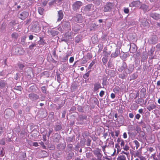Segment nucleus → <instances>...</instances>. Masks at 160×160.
<instances>
[{
  "mask_svg": "<svg viewBox=\"0 0 160 160\" xmlns=\"http://www.w3.org/2000/svg\"><path fill=\"white\" fill-rule=\"evenodd\" d=\"M82 3L79 1H77L74 2L72 5V9L75 11L79 9L80 7L82 6Z\"/></svg>",
  "mask_w": 160,
  "mask_h": 160,
  "instance_id": "nucleus-1",
  "label": "nucleus"
},
{
  "mask_svg": "<svg viewBox=\"0 0 160 160\" xmlns=\"http://www.w3.org/2000/svg\"><path fill=\"white\" fill-rule=\"evenodd\" d=\"M141 5V2L139 1H134L129 4V6L130 7H138Z\"/></svg>",
  "mask_w": 160,
  "mask_h": 160,
  "instance_id": "nucleus-2",
  "label": "nucleus"
},
{
  "mask_svg": "<svg viewBox=\"0 0 160 160\" xmlns=\"http://www.w3.org/2000/svg\"><path fill=\"white\" fill-rule=\"evenodd\" d=\"M62 25L63 29L66 30L70 28V23L69 22L64 21L62 22Z\"/></svg>",
  "mask_w": 160,
  "mask_h": 160,
  "instance_id": "nucleus-3",
  "label": "nucleus"
},
{
  "mask_svg": "<svg viewBox=\"0 0 160 160\" xmlns=\"http://www.w3.org/2000/svg\"><path fill=\"white\" fill-rule=\"evenodd\" d=\"M29 98L32 100H35L38 99L39 96L37 94L34 93H31L29 95Z\"/></svg>",
  "mask_w": 160,
  "mask_h": 160,
  "instance_id": "nucleus-4",
  "label": "nucleus"
},
{
  "mask_svg": "<svg viewBox=\"0 0 160 160\" xmlns=\"http://www.w3.org/2000/svg\"><path fill=\"white\" fill-rule=\"evenodd\" d=\"M112 7V4L111 3H107L105 6L104 11L105 12H107L110 11Z\"/></svg>",
  "mask_w": 160,
  "mask_h": 160,
  "instance_id": "nucleus-5",
  "label": "nucleus"
},
{
  "mask_svg": "<svg viewBox=\"0 0 160 160\" xmlns=\"http://www.w3.org/2000/svg\"><path fill=\"white\" fill-rule=\"evenodd\" d=\"M150 16L155 19H160V14L158 13H152L150 14Z\"/></svg>",
  "mask_w": 160,
  "mask_h": 160,
  "instance_id": "nucleus-6",
  "label": "nucleus"
},
{
  "mask_svg": "<svg viewBox=\"0 0 160 160\" xmlns=\"http://www.w3.org/2000/svg\"><path fill=\"white\" fill-rule=\"evenodd\" d=\"M29 15L28 12H24L20 14V18L22 19H24Z\"/></svg>",
  "mask_w": 160,
  "mask_h": 160,
  "instance_id": "nucleus-7",
  "label": "nucleus"
},
{
  "mask_svg": "<svg viewBox=\"0 0 160 160\" xmlns=\"http://www.w3.org/2000/svg\"><path fill=\"white\" fill-rule=\"evenodd\" d=\"M74 20L77 22L81 23L82 22V17L80 14H78L74 18Z\"/></svg>",
  "mask_w": 160,
  "mask_h": 160,
  "instance_id": "nucleus-8",
  "label": "nucleus"
},
{
  "mask_svg": "<svg viewBox=\"0 0 160 160\" xmlns=\"http://www.w3.org/2000/svg\"><path fill=\"white\" fill-rule=\"evenodd\" d=\"M58 18L57 21H60L63 18V14L62 10H60L58 12Z\"/></svg>",
  "mask_w": 160,
  "mask_h": 160,
  "instance_id": "nucleus-9",
  "label": "nucleus"
},
{
  "mask_svg": "<svg viewBox=\"0 0 160 160\" xmlns=\"http://www.w3.org/2000/svg\"><path fill=\"white\" fill-rule=\"evenodd\" d=\"M93 7V5L92 4H89L86 6L84 8V10L85 12H88L90 11Z\"/></svg>",
  "mask_w": 160,
  "mask_h": 160,
  "instance_id": "nucleus-10",
  "label": "nucleus"
},
{
  "mask_svg": "<svg viewBox=\"0 0 160 160\" xmlns=\"http://www.w3.org/2000/svg\"><path fill=\"white\" fill-rule=\"evenodd\" d=\"M156 106L154 103L149 104L147 108V109L149 111L156 108Z\"/></svg>",
  "mask_w": 160,
  "mask_h": 160,
  "instance_id": "nucleus-11",
  "label": "nucleus"
},
{
  "mask_svg": "<svg viewBox=\"0 0 160 160\" xmlns=\"http://www.w3.org/2000/svg\"><path fill=\"white\" fill-rule=\"evenodd\" d=\"M16 54L18 55L22 54L24 52V50L22 48H17L16 49Z\"/></svg>",
  "mask_w": 160,
  "mask_h": 160,
  "instance_id": "nucleus-12",
  "label": "nucleus"
},
{
  "mask_svg": "<svg viewBox=\"0 0 160 160\" xmlns=\"http://www.w3.org/2000/svg\"><path fill=\"white\" fill-rule=\"evenodd\" d=\"M120 51L118 49H116L115 52L114 53H112L111 54V57H112L115 58L118 56L119 54Z\"/></svg>",
  "mask_w": 160,
  "mask_h": 160,
  "instance_id": "nucleus-13",
  "label": "nucleus"
},
{
  "mask_svg": "<svg viewBox=\"0 0 160 160\" xmlns=\"http://www.w3.org/2000/svg\"><path fill=\"white\" fill-rule=\"evenodd\" d=\"M101 88V86L99 83H97L94 85V91H97L99 89Z\"/></svg>",
  "mask_w": 160,
  "mask_h": 160,
  "instance_id": "nucleus-14",
  "label": "nucleus"
},
{
  "mask_svg": "<svg viewBox=\"0 0 160 160\" xmlns=\"http://www.w3.org/2000/svg\"><path fill=\"white\" fill-rule=\"evenodd\" d=\"M11 36L14 40H16L18 37V34L17 33L14 32L12 34Z\"/></svg>",
  "mask_w": 160,
  "mask_h": 160,
  "instance_id": "nucleus-15",
  "label": "nucleus"
},
{
  "mask_svg": "<svg viewBox=\"0 0 160 160\" xmlns=\"http://www.w3.org/2000/svg\"><path fill=\"white\" fill-rule=\"evenodd\" d=\"M148 8V6L144 4L142 5L140 8V9H142L144 11H146Z\"/></svg>",
  "mask_w": 160,
  "mask_h": 160,
  "instance_id": "nucleus-16",
  "label": "nucleus"
},
{
  "mask_svg": "<svg viewBox=\"0 0 160 160\" xmlns=\"http://www.w3.org/2000/svg\"><path fill=\"white\" fill-rule=\"evenodd\" d=\"M50 32L51 35L53 36L57 35L58 34V32L54 30L51 31Z\"/></svg>",
  "mask_w": 160,
  "mask_h": 160,
  "instance_id": "nucleus-17",
  "label": "nucleus"
},
{
  "mask_svg": "<svg viewBox=\"0 0 160 160\" xmlns=\"http://www.w3.org/2000/svg\"><path fill=\"white\" fill-rule=\"evenodd\" d=\"M117 160H126V157L124 155H121L119 157Z\"/></svg>",
  "mask_w": 160,
  "mask_h": 160,
  "instance_id": "nucleus-18",
  "label": "nucleus"
},
{
  "mask_svg": "<svg viewBox=\"0 0 160 160\" xmlns=\"http://www.w3.org/2000/svg\"><path fill=\"white\" fill-rule=\"evenodd\" d=\"M69 56V54H67L65 56L63 57L62 59V62H65L68 61V57Z\"/></svg>",
  "mask_w": 160,
  "mask_h": 160,
  "instance_id": "nucleus-19",
  "label": "nucleus"
},
{
  "mask_svg": "<svg viewBox=\"0 0 160 160\" xmlns=\"http://www.w3.org/2000/svg\"><path fill=\"white\" fill-rule=\"evenodd\" d=\"M44 10V9L41 7H39L38 9V12L40 15L42 14Z\"/></svg>",
  "mask_w": 160,
  "mask_h": 160,
  "instance_id": "nucleus-20",
  "label": "nucleus"
},
{
  "mask_svg": "<svg viewBox=\"0 0 160 160\" xmlns=\"http://www.w3.org/2000/svg\"><path fill=\"white\" fill-rule=\"evenodd\" d=\"M133 142H134L136 147V149H138V148L139 147V142L136 140L134 141Z\"/></svg>",
  "mask_w": 160,
  "mask_h": 160,
  "instance_id": "nucleus-21",
  "label": "nucleus"
},
{
  "mask_svg": "<svg viewBox=\"0 0 160 160\" xmlns=\"http://www.w3.org/2000/svg\"><path fill=\"white\" fill-rule=\"evenodd\" d=\"M140 22L142 23V24L143 26H148V22L146 21V20H144L143 22L141 20H140Z\"/></svg>",
  "mask_w": 160,
  "mask_h": 160,
  "instance_id": "nucleus-22",
  "label": "nucleus"
},
{
  "mask_svg": "<svg viewBox=\"0 0 160 160\" xmlns=\"http://www.w3.org/2000/svg\"><path fill=\"white\" fill-rule=\"evenodd\" d=\"M95 63V61H93L91 63H90L88 67V68L89 69H91L93 65Z\"/></svg>",
  "mask_w": 160,
  "mask_h": 160,
  "instance_id": "nucleus-23",
  "label": "nucleus"
},
{
  "mask_svg": "<svg viewBox=\"0 0 160 160\" xmlns=\"http://www.w3.org/2000/svg\"><path fill=\"white\" fill-rule=\"evenodd\" d=\"M90 71H88L87 73L83 75V77L84 78L86 79L88 77Z\"/></svg>",
  "mask_w": 160,
  "mask_h": 160,
  "instance_id": "nucleus-24",
  "label": "nucleus"
},
{
  "mask_svg": "<svg viewBox=\"0 0 160 160\" xmlns=\"http://www.w3.org/2000/svg\"><path fill=\"white\" fill-rule=\"evenodd\" d=\"M135 47V45L133 43L132 45H130V50H131L132 49V48H133V51H135L136 50Z\"/></svg>",
  "mask_w": 160,
  "mask_h": 160,
  "instance_id": "nucleus-25",
  "label": "nucleus"
},
{
  "mask_svg": "<svg viewBox=\"0 0 160 160\" xmlns=\"http://www.w3.org/2000/svg\"><path fill=\"white\" fill-rule=\"evenodd\" d=\"M56 0H52L50 2L48 3V4L50 6H51L54 5V4L56 2Z\"/></svg>",
  "mask_w": 160,
  "mask_h": 160,
  "instance_id": "nucleus-26",
  "label": "nucleus"
},
{
  "mask_svg": "<svg viewBox=\"0 0 160 160\" xmlns=\"http://www.w3.org/2000/svg\"><path fill=\"white\" fill-rule=\"evenodd\" d=\"M102 61L104 64H105L108 61V58L107 57H103L102 58Z\"/></svg>",
  "mask_w": 160,
  "mask_h": 160,
  "instance_id": "nucleus-27",
  "label": "nucleus"
},
{
  "mask_svg": "<svg viewBox=\"0 0 160 160\" xmlns=\"http://www.w3.org/2000/svg\"><path fill=\"white\" fill-rule=\"evenodd\" d=\"M5 84V82L4 81H2L0 82V86L2 87H4Z\"/></svg>",
  "mask_w": 160,
  "mask_h": 160,
  "instance_id": "nucleus-28",
  "label": "nucleus"
},
{
  "mask_svg": "<svg viewBox=\"0 0 160 160\" xmlns=\"http://www.w3.org/2000/svg\"><path fill=\"white\" fill-rule=\"evenodd\" d=\"M103 54L105 57H108L110 54V53L107 52L106 51H104L103 52Z\"/></svg>",
  "mask_w": 160,
  "mask_h": 160,
  "instance_id": "nucleus-29",
  "label": "nucleus"
},
{
  "mask_svg": "<svg viewBox=\"0 0 160 160\" xmlns=\"http://www.w3.org/2000/svg\"><path fill=\"white\" fill-rule=\"evenodd\" d=\"M36 45H37V44H36V43H32V44L31 45H30L29 46V48L30 49H32L34 47L36 46Z\"/></svg>",
  "mask_w": 160,
  "mask_h": 160,
  "instance_id": "nucleus-30",
  "label": "nucleus"
},
{
  "mask_svg": "<svg viewBox=\"0 0 160 160\" xmlns=\"http://www.w3.org/2000/svg\"><path fill=\"white\" fill-rule=\"evenodd\" d=\"M61 129V127L60 125H58L56 126L55 128V130L56 131H59Z\"/></svg>",
  "mask_w": 160,
  "mask_h": 160,
  "instance_id": "nucleus-31",
  "label": "nucleus"
},
{
  "mask_svg": "<svg viewBox=\"0 0 160 160\" xmlns=\"http://www.w3.org/2000/svg\"><path fill=\"white\" fill-rule=\"evenodd\" d=\"M87 59L89 60L90 59L92 58V57L91 54L89 53H87Z\"/></svg>",
  "mask_w": 160,
  "mask_h": 160,
  "instance_id": "nucleus-32",
  "label": "nucleus"
},
{
  "mask_svg": "<svg viewBox=\"0 0 160 160\" xmlns=\"http://www.w3.org/2000/svg\"><path fill=\"white\" fill-rule=\"evenodd\" d=\"M49 131L48 134L47 135L48 138L49 137L51 133L53 131V129L52 128H49Z\"/></svg>",
  "mask_w": 160,
  "mask_h": 160,
  "instance_id": "nucleus-33",
  "label": "nucleus"
},
{
  "mask_svg": "<svg viewBox=\"0 0 160 160\" xmlns=\"http://www.w3.org/2000/svg\"><path fill=\"white\" fill-rule=\"evenodd\" d=\"M123 148L125 151L129 150V147L127 145L124 146V147H123Z\"/></svg>",
  "mask_w": 160,
  "mask_h": 160,
  "instance_id": "nucleus-34",
  "label": "nucleus"
},
{
  "mask_svg": "<svg viewBox=\"0 0 160 160\" xmlns=\"http://www.w3.org/2000/svg\"><path fill=\"white\" fill-rule=\"evenodd\" d=\"M48 3V1L44 0L42 1V4L44 6H45Z\"/></svg>",
  "mask_w": 160,
  "mask_h": 160,
  "instance_id": "nucleus-35",
  "label": "nucleus"
},
{
  "mask_svg": "<svg viewBox=\"0 0 160 160\" xmlns=\"http://www.w3.org/2000/svg\"><path fill=\"white\" fill-rule=\"evenodd\" d=\"M124 11L125 13H128L129 12V10L128 8H124Z\"/></svg>",
  "mask_w": 160,
  "mask_h": 160,
  "instance_id": "nucleus-36",
  "label": "nucleus"
},
{
  "mask_svg": "<svg viewBox=\"0 0 160 160\" xmlns=\"http://www.w3.org/2000/svg\"><path fill=\"white\" fill-rule=\"evenodd\" d=\"M18 67L20 69H22L24 67V66L22 64H19L18 65Z\"/></svg>",
  "mask_w": 160,
  "mask_h": 160,
  "instance_id": "nucleus-37",
  "label": "nucleus"
},
{
  "mask_svg": "<svg viewBox=\"0 0 160 160\" xmlns=\"http://www.w3.org/2000/svg\"><path fill=\"white\" fill-rule=\"evenodd\" d=\"M5 144L4 140L3 139L0 140V144L3 145Z\"/></svg>",
  "mask_w": 160,
  "mask_h": 160,
  "instance_id": "nucleus-38",
  "label": "nucleus"
},
{
  "mask_svg": "<svg viewBox=\"0 0 160 160\" xmlns=\"http://www.w3.org/2000/svg\"><path fill=\"white\" fill-rule=\"evenodd\" d=\"M21 89V87L20 86H16L15 87V89L17 90H20Z\"/></svg>",
  "mask_w": 160,
  "mask_h": 160,
  "instance_id": "nucleus-39",
  "label": "nucleus"
},
{
  "mask_svg": "<svg viewBox=\"0 0 160 160\" xmlns=\"http://www.w3.org/2000/svg\"><path fill=\"white\" fill-rule=\"evenodd\" d=\"M104 92L103 91H101V92L99 93V95L100 97H102L104 95Z\"/></svg>",
  "mask_w": 160,
  "mask_h": 160,
  "instance_id": "nucleus-40",
  "label": "nucleus"
},
{
  "mask_svg": "<svg viewBox=\"0 0 160 160\" xmlns=\"http://www.w3.org/2000/svg\"><path fill=\"white\" fill-rule=\"evenodd\" d=\"M137 103L139 104H142L143 103V101L140 99H138Z\"/></svg>",
  "mask_w": 160,
  "mask_h": 160,
  "instance_id": "nucleus-41",
  "label": "nucleus"
},
{
  "mask_svg": "<svg viewBox=\"0 0 160 160\" xmlns=\"http://www.w3.org/2000/svg\"><path fill=\"white\" fill-rule=\"evenodd\" d=\"M157 137L158 140L160 141V132H158L157 134Z\"/></svg>",
  "mask_w": 160,
  "mask_h": 160,
  "instance_id": "nucleus-42",
  "label": "nucleus"
},
{
  "mask_svg": "<svg viewBox=\"0 0 160 160\" xmlns=\"http://www.w3.org/2000/svg\"><path fill=\"white\" fill-rule=\"evenodd\" d=\"M120 145L121 147H123L124 146V142L122 140H121V142L120 144Z\"/></svg>",
  "mask_w": 160,
  "mask_h": 160,
  "instance_id": "nucleus-43",
  "label": "nucleus"
},
{
  "mask_svg": "<svg viewBox=\"0 0 160 160\" xmlns=\"http://www.w3.org/2000/svg\"><path fill=\"white\" fill-rule=\"evenodd\" d=\"M140 117H141L140 115V114H137L135 116V118L138 119H139V118H140Z\"/></svg>",
  "mask_w": 160,
  "mask_h": 160,
  "instance_id": "nucleus-44",
  "label": "nucleus"
},
{
  "mask_svg": "<svg viewBox=\"0 0 160 160\" xmlns=\"http://www.w3.org/2000/svg\"><path fill=\"white\" fill-rule=\"evenodd\" d=\"M135 156L139 158L141 155L140 154L139 152H138L136 153Z\"/></svg>",
  "mask_w": 160,
  "mask_h": 160,
  "instance_id": "nucleus-45",
  "label": "nucleus"
},
{
  "mask_svg": "<svg viewBox=\"0 0 160 160\" xmlns=\"http://www.w3.org/2000/svg\"><path fill=\"white\" fill-rule=\"evenodd\" d=\"M74 61V58L73 57H71L69 59V62L70 63H72Z\"/></svg>",
  "mask_w": 160,
  "mask_h": 160,
  "instance_id": "nucleus-46",
  "label": "nucleus"
},
{
  "mask_svg": "<svg viewBox=\"0 0 160 160\" xmlns=\"http://www.w3.org/2000/svg\"><path fill=\"white\" fill-rule=\"evenodd\" d=\"M94 154L96 155H97L98 157V160H100V158H101V157H100V158H99V156L100 155V153L99 152H98L97 153H94Z\"/></svg>",
  "mask_w": 160,
  "mask_h": 160,
  "instance_id": "nucleus-47",
  "label": "nucleus"
},
{
  "mask_svg": "<svg viewBox=\"0 0 160 160\" xmlns=\"http://www.w3.org/2000/svg\"><path fill=\"white\" fill-rule=\"evenodd\" d=\"M139 158H140V160H146L145 158L142 155Z\"/></svg>",
  "mask_w": 160,
  "mask_h": 160,
  "instance_id": "nucleus-48",
  "label": "nucleus"
},
{
  "mask_svg": "<svg viewBox=\"0 0 160 160\" xmlns=\"http://www.w3.org/2000/svg\"><path fill=\"white\" fill-rule=\"evenodd\" d=\"M111 97L112 99L114 98L115 97V94L113 93H112L111 94Z\"/></svg>",
  "mask_w": 160,
  "mask_h": 160,
  "instance_id": "nucleus-49",
  "label": "nucleus"
},
{
  "mask_svg": "<svg viewBox=\"0 0 160 160\" xmlns=\"http://www.w3.org/2000/svg\"><path fill=\"white\" fill-rule=\"evenodd\" d=\"M129 117L131 118H133L134 117L133 114L132 113H130L129 114Z\"/></svg>",
  "mask_w": 160,
  "mask_h": 160,
  "instance_id": "nucleus-50",
  "label": "nucleus"
},
{
  "mask_svg": "<svg viewBox=\"0 0 160 160\" xmlns=\"http://www.w3.org/2000/svg\"><path fill=\"white\" fill-rule=\"evenodd\" d=\"M123 136L124 138H126L127 137V133L126 132H124L123 134Z\"/></svg>",
  "mask_w": 160,
  "mask_h": 160,
  "instance_id": "nucleus-51",
  "label": "nucleus"
},
{
  "mask_svg": "<svg viewBox=\"0 0 160 160\" xmlns=\"http://www.w3.org/2000/svg\"><path fill=\"white\" fill-rule=\"evenodd\" d=\"M33 146L35 147H37L38 146V144L37 142H34L33 143Z\"/></svg>",
  "mask_w": 160,
  "mask_h": 160,
  "instance_id": "nucleus-52",
  "label": "nucleus"
},
{
  "mask_svg": "<svg viewBox=\"0 0 160 160\" xmlns=\"http://www.w3.org/2000/svg\"><path fill=\"white\" fill-rule=\"evenodd\" d=\"M126 67V64L125 63L123 64V66L122 67V69H125Z\"/></svg>",
  "mask_w": 160,
  "mask_h": 160,
  "instance_id": "nucleus-53",
  "label": "nucleus"
},
{
  "mask_svg": "<svg viewBox=\"0 0 160 160\" xmlns=\"http://www.w3.org/2000/svg\"><path fill=\"white\" fill-rule=\"evenodd\" d=\"M122 153H124V154H125L127 156H128V155H129V152H125L123 151H122Z\"/></svg>",
  "mask_w": 160,
  "mask_h": 160,
  "instance_id": "nucleus-54",
  "label": "nucleus"
},
{
  "mask_svg": "<svg viewBox=\"0 0 160 160\" xmlns=\"http://www.w3.org/2000/svg\"><path fill=\"white\" fill-rule=\"evenodd\" d=\"M33 36L32 35H31L29 36V39L30 40H32L33 38Z\"/></svg>",
  "mask_w": 160,
  "mask_h": 160,
  "instance_id": "nucleus-55",
  "label": "nucleus"
},
{
  "mask_svg": "<svg viewBox=\"0 0 160 160\" xmlns=\"http://www.w3.org/2000/svg\"><path fill=\"white\" fill-rule=\"evenodd\" d=\"M143 111V110L142 109H140L138 110V112L140 113H142Z\"/></svg>",
  "mask_w": 160,
  "mask_h": 160,
  "instance_id": "nucleus-56",
  "label": "nucleus"
},
{
  "mask_svg": "<svg viewBox=\"0 0 160 160\" xmlns=\"http://www.w3.org/2000/svg\"><path fill=\"white\" fill-rule=\"evenodd\" d=\"M105 148H106V147L105 146H103L102 147V151L104 152H105Z\"/></svg>",
  "mask_w": 160,
  "mask_h": 160,
  "instance_id": "nucleus-57",
  "label": "nucleus"
},
{
  "mask_svg": "<svg viewBox=\"0 0 160 160\" xmlns=\"http://www.w3.org/2000/svg\"><path fill=\"white\" fill-rule=\"evenodd\" d=\"M118 134H119V132H118L117 131H116L115 132V135L116 136L118 137Z\"/></svg>",
  "mask_w": 160,
  "mask_h": 160,
  "instance_id": "nucleus-58",
  "label": "nucleus"
},
{
  "mask_svg": "<svg viewBox=\"0 0 160 160\" xmlns=\"http://www.w3.org/2000/svg\"><path fill=\"white\" fill-rule=\"evenodd\" d=\"M94 38H93V37H92V42H93V43H95L96 42V41H94Z\"/></svg>",
  "mask_w": 160,
  "mask_h": 160,
  "instance_id": "nucleus-59",
  "label": "nucleus"
},
{
  "mask_svg": "<svg viewBox=\"0 0 160 160\" xmlns=\"http://www.w3.org/2000/svg\"><path fill=\"white\" fill-rule=\"evenodd\" d=\"M84 59H85V58H83V63H85L88 61V60H87L86 59H85V60H84Z\"/></svg>",
  "mask_w": 160,
  "mask_h": 160,
  "instance_id": "nucleus-60",
  "label": "nucleus"
},
{
  "mask_svg": "<svg viewBox=\"0 0 160 160\" xmlns=\"http://www.w3.org/2000/svg\"><path fill=\"white\" fill-rule=\"evenodd\" d=\"M157 85L158 86H160V81H158L157 82Z\"/></svg>",
  "mask_w": 160,
  "mask_h": 160,
  "instance_id": "nucleus-61",
  "label": "nucleus"
},
{
  "mask_svg": "<svg viewBox=\"0 0 160 160\" xmlns=\"http://www.w3.org/2000/svg\"><path fill=\"white\" fill-rule=\"evenodd\" d=\"M68 147L69 148H72V145L71 144L69 145L68 146Z\"/></svg>",
  "mask_w": 160,
  "mask_h": 160,
  "instance_id": "nucleus-62",
  "label": "nucleus"
},
{
  "mask_svg": "<svg viewBox=\"0 0 160 160\" xmlns=\"http://www.w3.org/2000/svg\"><path fill=\"white\" fill-rule=\"evenodd\" d=\"M131 67L132 68L131 70H130V72H132V69H133V68H134V66L132 65H131Z\"/></svg>",
  "mask_w": 160,
  "mask_h": 160,
  "instance_id": "nucleus-63",
  "label": "nucleus"
},
{
  "mask_svg": "<svg viewBox=\"0 0 160 160\" xmlns=\"http://www.w3.org/2000/svg\"><path fill=\"white\" fill-rule=\"evenodd\" d=\"M42 89L43 90V92H44L45 90V87H43L42 88Z\"/></svg>",
  "mask_w": 160,
  "mask_h": 160,
  "instance_id": "nucleus-64",
  "label": "nucleus"
}]
</instances>
